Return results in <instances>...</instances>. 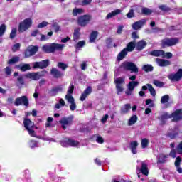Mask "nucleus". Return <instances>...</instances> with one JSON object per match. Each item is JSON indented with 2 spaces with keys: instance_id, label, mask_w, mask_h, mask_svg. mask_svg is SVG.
Here are the masks:
<instances>
[{
  "instance_id": "47",
  "label": "nucleus",
  "mask_w": 182,
  "mask_h": 182,
  "mask_svg": "<svg viewBox=\"0 0 182 182\" xmlns=\"http://www.w3.org/2000/svg\"><path fill=\"white\" fill-rule=\"evenodd\" d=\"M74 90H75V85L71 84L68 87V90L67 91V95L65 96H72V95H73Z\"/></svg>"
},
{
  "instance_id": "56",
  "label": "nucleus",
  "mask_w": 182,
  "mask_h": 182,
  "mask_svg": "<svg viewBox=\"0 0 182 182\" xmlns=\"http://www.w3.org/2000/svg\"><path fill=\"white\" fill-rule=\"evenodd\" d=\"M127 17L129 19L132 18H134V10L131 9L129 11L127 14Z\"/></svg>"
},
{
  "instance_id": "39",
  "label": "nucleus",
  "mask_w": 182,
  "mask_h": 182,
  "mask_svg": "<svg viewBox=\"0 0 182 182\" xmlns=\"http://www.w3.org/2000/svg\"><path fill=\"white\" fill-rule=\"evenodd\" d=\"M141 14L142 15L149 16L153 14V11H151L150 9L147 7H144L141 9Z\"/></svg>"
},
{
  "instance_id": "55",
  "label": "nucleus",
  "mask_w": 182,
  "mask_h": 182,
  "mask_svg": "<svg viewBox=\"0 0 182 182\" xmlns=\"http://www.w3.org/2000/svg\"><path fill=\"white\" fill-rule=\"evenodd\" d=\"M29 147H31V149L38 147V142L35 140H31L29 141Z\"/></svg>"
},
{
  "instance_id": "61",
  "label": "nucleus",
  "mask_w": 182,
  "mask_h": 182,
  "mask_svg": "<svg viewBox=\"0 0 182 182\" xmlns=\"http://www.w3.org/2000/svg\"><path fill=\"white\" fill-rule=\"evenodd\" d=\"M5 74L7 76H11V75H12V69H11V68H9V67H6L5 68Z\"/></svg>"
},
{
  "instance_id": "35",
  "label": "nucleus",
  "mask_w": 182,
  "mask_h": 182,
  "mask_svg": "<svg viewBox=\"0 0 182 182\" xmlns=\"http://www.w3.org/2000/svg\"><path fill=\"white\" fill-rule=\"evenodd\" d=\"M140 82L139 81H130L128 84V89L129 90H134V87L139 86Z\"/></svg>"
},
{
  "instance_id": "59",
  "label": "nucleus",
  "mask_w": 182,
  "mask_h": 182,
  "mask_svg": "<svg viewBox=\"0 0 182 182\" xmlns=\"http://www.w3.org/2000/svg\"><path fill=\"white\" fill-rule=\"evenodd\" d=\"M181 164V157L178 156L175 161V167H180Z\"/></svg>"
},
{
  "instance_id": "36",
  "label": "nucleus",
  "mask_w": 182,
  "mask_h": 182,
  "mask_svg": "<svg viewBox=\"0 0 182 182\" xmlns=\"http://www.w3.org/2000/svg\"><path fill=\"white\" fill-rule=\"evenodd\" d=\"M137 115H133L130 117V119L128 121V126H133V124H135V123H137Z\"/></svg>"
},
{
  "instance_id": "13",
  "label": "nucleus",
  "mask_w": 182,
  "mask_h": 182,
  "mask_svg": "<svg viewBox=\"0 0 182 182\" xmlns=\"http://www.w3.org/2000/svg\"><path fill=\"white\" fill-rule=\"evenodd\" d=\"M171 119L173 123H177L182 120V109H178L172 112L171 114Z\"/></svg>"
},
{
  "instance_id": "14",
  "label": "nucleus",
  "mask_w": 182,
  "mask_h": 182,
  "mask_svg": "<svg viewBox=\"0 0 182 182\" xmlns=\"http://www.w3.org/2000/svg\"><path fill=\"white\" fill-rule=\"evenodd\" d=\"M38 50H39V47L36 46H29L28 49L25 50V58H31V56H33V55L36 54V52H38Z\"/></svg>"
},
{
  "instance_id": "28",
  "label": "nucleus",
  "mask_w": 182,
  "mask_h": 182,
  "mask_svg": "<svg viewBox=\"0 0 182 182\" xmlns=\"http://www.w3.org/2000/svg\"><path fill=\"white\" fill-rule=\"evenodd\" d=\"M128 51L126 50L125 48H124L117 55V59L118 62H120V60H123L126 56H127Z\"/></svg>"
},
{
  "instance_id": "7",
  "label": "nucleus",
  "mask_w": 182,
  "mask_h": 182,
  "mask_svg": "<svg viewBox=\"0 0 182 182\" xmlns=\"http://www.w3.org/2000/svg\"><path fill=\"white\" fill-rule=\"evenodd\" d=\"M60 144L63 147H77L79 146V141L65 137L60 141Z\"/></svg>"
},
{
  "instance_id": "17",
  "label": "nucleus",
  "mask_w": 182,
  "mask_h": 182,
  "mask_svg": "<svg viewBox=\"0 0 182 182\" xmlns=\"http://www.w3.org/2000/svg\"><path fill=\"white\" fill-rule=\"evenodd\" d=\"M50 75L54 77V79H62V77H63V73L58 70L56 68H53L50 70Z\"/></svg>"
},
{
  "instance_id": "32",
  "label": "nucleus",
  "mask_w": 182,
  "mask_h": 182,
  "mask_svg": "<svg viewBox=\"0 0 182 182\" xmlns=\"http://www.w3.org/2000/svg\"><path fill=\"white\" fill-rule=\"evenodd\" d=\"M168 158V155L161 154L158 159L157 164H164L167 161Z\"/></svg>"
},
{
  "instance_id": "10",
  "label": "nucleus",
  "mask_w": 182,
  "mask_h": 182,
  "mask_svg": "<svg viewBox=\"0 0 182 182\" xmlns=\"http://www.w3.org/2000/svg\"><path fill=\"white\" fill-rule=\"evenodd\" d=\"M21 105H23L26 107H29V100L27 96L23 95L16 98L14 106H21Z\"/></svg>"
},
{
  "instance_id": "45",
  "label": "nucleus",
  "mask_w": 182,
  "mask_h": 182,
  "mask_svg": "<svg viewBox=\"0 0 182 182\" xmlns=\"http://www.w3.org/2000/svg\"><path fill=\"white\" fill-rule=\"evenodd\" d=\"M170 100V96L168 95H165L161 98V103L162 105H165V103H168Z\"/></svg>"
},
{
  "instance_id": "63",
  "label": "nucleus",
  "mask_w": 182,
  "mask_h": 182,
  "mask_svg": "<svg viewBox=\"0 0 182 182\" xmlns=\"http://www.w3.org/2000/svg\"><path fill=\"white\" fill-rule=\"evenodd\" d=\"M45 26H48V22L46 21H43L40 23L38 26L37 28H45Z\"/></svg>"
},
{
  "instance_id": "37",
  "label": "nucleus",
  "mask_w": 182,
  "mask_h": 182,
  "mask_svg": "<svg viewBox=\"0 0 182 182\" xmlns=\"http://www.w3.org/2000/svg\"><path fill=\"white\" fill-rule=\"evenodd\" d=\"M149 143H150V140H149V139H142L141 141V149H146V147H149Z\"/></svg>"
},
{
  "instance_id": "57",
  "label": "nucleus",
  "mask_w": 182,
  "mask_h": 182,
  "mask_svg": "<svg viewBox=\"0 0 182 182\" xmlns=\"http://www.w3.org/2000/svg\"><path fill=\"white\" fill-rule=\"evenodd\" d=\"M85 41H79L76 45H75V48L76 49H79L80 48H83V46H85Z\"/></svg>"
},
{
  "instance_id": "4",
  "label": "nucleus",
  "mask_w": 182,
  "mask_h": 182,
  "mask_svg": "<svg viewBox=\"0 0 182 182\" xmlns=\"http://www.w3.org/2000/svg\"><path fill=\"white\" fill-rule=\"evenodd\" d=\"M23 124L28 134H30L31 137H36V134L35 133V130H33V129H35V123L29 118H24Z\"/></svg>"
},
{
  "instance_id": "51",
  "label": "nucleus",
  "mask_w": 182,
  "mask_h": 182,
  "mask_svg": "<svg viewBox=\"0 0 182 182\" xmlns=\"http://www.w3.org/2000/svg\"><path fill=\"white\" fill-rule=\"evenodd\" d=\"M16 32H17L16 28H13L11 31L10 36H9L10 39H15V38H16Z\"/></svg>"
},
{
  "instance_id": "54",
  "label": "nucleus",
  "mask_w": 182,
  "mask_h": 182,
  "mask_svg": "<svg viewBox=\"0 0 182 182\" xmlns=\"http://www.w3.org/2000/svg\"><path fill=\"white\" fill-rule=\"evenodd\" d=\"M52 28H53L54 32L55 33H58L59 31H60V26H59V24H58V23H53Z\"/></svg>"
},
{
  "instance_id": "42",
  "label": "nucleus",
  "mask_w": 182,
  "mask_h": 182,
  "mask_svg": "<svg viewBox=\"0 0 182 182\" xmlns=\"http://www.w3.org/2000/svg\"><path fill=\"white\" fill-rule=\"evenodd\" d=\"M159 9L162 11V12H170L171 11V8L167 6L166 5H160Z\"/></svg>"
},
{
  "instance_id": "25",
  "label": "nucleus",
  "mask_w": 182,
  "mask_h": 182,
  "mask_svg": "<svg viewBox=\"0 0 182 182\" xmlns=\"http://www.w3.org/2000/svg\"><path fill=\"white\" fill-rule=\"evenodd\" d=\"M136 50H143L146 46H147V43L144 40H141L136 43L135 45Z\"/></svg>"
},
{
  "instance_id": "50",
  "label": "nucleus",
  "mask_w": 182,
  "mask_h": 182,
  "mask_svg": "<svg viewBox=\"0 0 182 182\" xmlns=\"http://www.w3.org/2000/svg\"><path fill=\"white\" fill-rule=\"evenodd\" d=\"M6 31V26L5 24L0 25V38L5 34Z\"/></svg>"
},
{
  "instance_id": "5",
  "label": "nucleus",
  "mask_w": 182,
  "mask_h": 182,
  "mask_svg": "<svg viewBox=\"0 0 182 182\" xmlns=\"http://www.w3.org/2000/svg\"><path fill=\"white\" fill-rule=\"evenodd\" d=\"M32 23H33V21L31 18H25L23 21L20 22L18 25L19 33L26 32L32 26Z\"/></svg>"
},
{
  "instance_id": "49",
  "label": "nucleus",
  "mask_w": 182,
  "mask_h": 182,
  "mask_svg": "<svg viewBox=\"0 0 182 182\" xmlns=\"http://www.w3.org/2000/svg\"><path fill=\"white\" fill-rule=\"evenodd\" d=\"M57 66L59 68V69H62L63 70H66V69H68V64L63 63L62 62H58Z\"/></svg>"
},
{
  "instance_id": "16",
  "label": "nucleus",
  "mask_w": 182,
  "mask_h": 182,
  "mask_svg": "<svg viewBox=\"0 0 182 182\" xmlns=\"http://www.w3.org/2000/svg\"><path fill=\"white\" fill-rule=\"evenodd\" d=\"M157 119L160 120V125L164 126V124L167 123V120H168V119H171V117L168 112H164L160 117H158Z\"/></svg>"
},
{
  "instance_id": "34",
  "label": "nucleus",
  "mask_w": 182,
  "mask_h": 182,
  "mask_svg": "<svg viewBox=\"0 0 182 182\" xmlns=\"http://www.w3.org/2000/svg\"><path fill=\"white\" fill-rule=\"evenodd\" d=\"M132 109L130 104H125L122 108H121V114H127L129 113V110Z\"/></svg>"
},
{
  "instance_id": "58",
  "label": "nucleus",
  "mask_w": 182,
  "mask_h": 182,
  "mask_svg": "<svg viewBox=\"0 0 182 182\" xmlns=\"http://www.w3.org/2000/svg\"><path fill=\"white\" fill-rule=\"evenodd\" d=\"M96 141L100 144H103V143H105V139H103V137H102V136L97 135Z\"/></svg>"
},
{
  "instance_id": "33",
  "label": "nucleus",
  "mask_w": 182,
  "mask_h": 182,
  "mask_svg": "<svg viewBox=\"0 0 182 182\" xmlns=\"http://www.w3.org/2000/svg\"><path fill=\"white\" fill-rule=\"evenodd\" d=\"M17 69H19L21 72H26V70H31L30 64H23V65H18Z\"/></svg>"
},
{
  "instance_id": "53",
  "label": "nucleus",
  "mask_w": 182,
  "mask_h": 182,
  "mask_svg": "<svg viewBox=\"0 0 182 182\" xmlns=\"http://www.w3.org/2000/svg\"><path fill=\"white\" fill-rule=\"evenodd\" d=\"M52 122H53V118L50 117H48L46 127H52Z\"/></svg>"
},
{
  "instance_id": "11",
  "label": "nucleus",
  "mask_w": 182,
  "mask_h": 182,
  "mask_svg": "<svg viewBox=\"0 0 182 182\" xmlns=\"http://www.w3.org/2000/svg\"><path fill=\"white\" fill-rule=\"evenodd\" d=\"M168 79L171 82H180L182 79V69H178L176 73L169 74L168 75Z\"/></svg>"
},
{
  "instance_id": "18",
  "label": "nucleus",
  "mask_w": 182,
  "mask_h": 182,
  "mask_svg": "<svg viewBox=\"0 0 182 182\" xmlns=\"http://www.w3.org/2000/svg\"><path fill=\"white\" fill-rule=\"evenodd\" d=\"M146 22L147 20L146 19H141L138 21H136L132 24V28L134 31H139V29H141V28H143V26L146 25Z\"/></svg>"
},
{
  "instance_id": "26",
  "label": "nucleus",
  "mask_w": 182,
  "mask_h": 182,
  "mask_svg": "<svg viewBox=\"0 0 182 182\" xmlns=\"http://www.w3.org/2000/svg\"><path fill=\"white\" fill-rule=\"evenodd\" d=\"M139 146V143L137 141H133L130 142V149L131 151L133 154H137V146Z\"/></svg>"
},
{
  "instance_id": "20",
  "label": "nucleus",
  "mask_w": 182,
  "mask_h": 182,
  "mask_svg": "<svg viewBox=\"0 0 182 182\" xmlns=\"http://www.w3.org/2000/svg\"><path fill=\"white\" fill-rule=\"evenodd\" d=\"M150 56H154L155 58H159L162 56V58H166V52L163 50H154L149 52Z\"/></svg>"
},
{
  "instance_id": "12",
  "label": "nucleus",
  "mask_w": 182,
  "mask_h": 182,
  "mask_svg": "<svg viewBox=\"0 0 182 182\" xmlns=\"http://www.w3.org/2000/svg\"><path fill=\"white\" fill-rule=\"evenodd\" d=\"M49 59L41 60L40 62H35L33 63V69H46L49 66Z\"/></svg>"
},
{
  "instance_id": "22",
  "label": "nucleus",
  "mask_w": 182,
  "mask_h": 182,
  "mask_svg": "<svg viewBox=\"0 0 182 182\" xmlns=\"http://www.w3.org/2000/svg\"><path fill=\"white\" fill-rule=\"evenodd\" d=\"M27 79H32V80H39L41 79V75L39 73H29L26 75Z\"/></svg>"
},
{
  "instance_id": "31",
  "label": "nucleus",
  "mask_w": 182,
  "mask_h": 182,
  "mask_svg": "<svg viewBox=\"0 0 182 182\" xmlns=\"http://www.w3.org/2000/svg\"><path fill=\"white\" fill-rule=\"evenodd\" d=\"M119 14H122V10L116 9V10L113 11L112 12L109 13L106 16V19H110V18H113V16H116V15H119Z\"/></svg>"
},
{
  "instance_id": "24",
  "label": "nucleus",
  "mask_w": 182,
  "mask_h": 182,
  "mask_svg": "<svg viewBox=\"0 0 182 182\" xmlns=\"http://www.w3.org/2000/svg\"><path fill=\"white\" fill-rule=\"evenodd\" d=\"M135 48H136V41L134 40L133 41H131L128 44H127L126 48H124V49H125L127 52H133Z\"/></svg>"
},
{
  "instance_id": "64",
  "label": "nucleus",
  "mask_w": 182,
  "mask_h": 182,
  "mask_svg": "<svg viewBox=\"0 0 182 182\" xmlns=\"http://www.w3.org/2000/svg\"><path fill=\"white\" fill-rule=\"evenodd\" d=\"M21 48V44L20 43H16L13 46V52H16L19 48Z\"/></svg>"
},
{
  "instance_id": "52",
  "label": "nucleus",
  "mask_w": 182,
  "mask_h": 182,
  "mask_svg": "<svg viewBox=\"0 0 182 182\" xmlns=\"http://www.w3.org/2000/svg\"><path fill=\"white\" fill-rule=\"evenodd\" d=\"M176 152L178 154H182V141L176 146Z\"/></svg>"
},
{
  "instance_id": "27",
  "label": "nucleus",
  "mask_w": 182,
  "mask_h": 182,
  "mask_svg": "<svg viewBox=\"0 0 182 182\" xmlns=\"http://www.w3.org/2000/svg\"><path fill=\"white\" fill-rule=\"evenodd\" d=\"M80 35H81L80 28H75L73 34L74 42H77V41L80 39Z\"/></svg>"
},
{
  "instance_id": "48",
  "label": "nucleus",
  "mask_w": 182,
  "mask_h": 182,
  "mask_svg": "<svg viewBox=\"0 0 182 182\" xmlns=\"http://www.w3.org/2000/svg\"><path fill=\"white\" fill-rule=\"evenodd\" d=\"M153 83L156 87H163L164 86V82L159 81V80H154Z\"/></svg>"
},
{
  "instance_id": "3",
  "label": "nucleus",
  "mask_w": 182,
  "mask_h": 182,
  "mask_svg": "<svg viewBox=\"0 0 182 182\" xmlns=\"http://www.w3.org/2000/svg\"><path fill=\"white\" fill-rule=\"evenodd\" d=\"M92 15L90 14H84L77 17V23L78 26L81 28H86L90 23L92 21Z\"/></svg>"
},
{
  "instance_id": "6",
  "label": "nucleus",
  "mask_w": 182,
  "mask_h": 182,
  "mask_svg": "<svg viewBox=\"0 0 182 182\" xmlns=\"http://www.w3.org/2000/svg\"><path fill=\"white\" fill-rule=\"evenodd\" d=\"M121 68L124 70H130L131 73H139V68L133 62H124L121 65Z\"/></svg>"
},
{
  "instance_id": "43",
  "label": "nucleus",
  "mask_w": 182,
  "mask_h": 182,
  "mask_svg": "<svg viewBox=\"0 0 182 182\" xmlns=\"http://www.w3.org/2000/svg\"><path fill=\"white\" fill-rule=\"evenodd\" d=\"M105 43H106V48L107 49H110V48H112V45L113 43V38H107L106 40H105Z\"/></svg>"
},
{
  "instance_id": "38",
  "label": "nucleus",
  "mask_w": 182,
  "mask_h": 182,
  "mask_svg": "<svg viewBox=\"0 0 182 182\" xmlns=\"http://www.w3.org/2000/svg\"><path fill=\"white\" fill-rule=\"evenodd\" d=\"M154 69V68L153 67V65L147 64V65H144L142 67V70H144V72L149 73V72H153V70Z\"/></svg>"
},
{
  "instance_id": "30",
  "label": "nucleus",
  "mask_w": 182,
  "mask_h": 182,
  "mask_svg": "<svg viewBox=\"0 0 182 182\" xmlns=\"http://www.w3.org/2000/svg\"><path fill=\"white\" fill-rule=\"evenodd\" d=\"M140 171L144 176H149V168L144 162L141 163Z\"/></svg>"
},
{
  "instance_id": "15",
  "label": "nucleus",
  "mask_w": 182,
  "mask_h": 182,
  "mask_svg": "<svg viewBox=\"0 0 182 182\" xmlns=\"http://www.w3.org/2000/svg\"><path fill=\"white\" fill-rule=\"evenodd\" d=\"M60 92H63V87H62V85H58L49 90L48 95L51 96V97H53L56 96L58 93H60Z\"/></svg>"
},
{
  "instance_id": "60",
  "label": "nucleus",
  "mask_w": 182,
  "mask_h": 182,
  "mask_svg": "<svg viewBox=\"0 0 182 182\" xmlns=\"http://www.w3.org/2000/svg\"><path fill=\"white\" fill-rule=\"evenodd\" d=\"M17 82L19 83L21 86H23L25 85V80H23V77L20 76L17 78Z\"/></svg>"
},
{
  "instance_id": "62",
  "label": "nucleus",
  "mask_w": 182,
  "mask_h": 182,
  "mask_svg": "<svg viewBox=\"0 0 182 182\" xmlns=\"http://www.w3.org/2000/svg\"><path fill=\"white\" fill-rule=\"evenodd\" d=\"M123 28H124V26H123V25H120L118 26V28L117 29V33L118 35H122V32H123Z\"/></svg>"
},
{
  "instance_id": "19",
  "label": "nucleus",
  "mask_w": 182,
  "mask_h": 182,
  "mask_svg": "<svg viewBox=\"0 0 182 182\" xmlns=\"http://www.w3.org/2000/svg\"><path fill=\"white\" fill-rule=\"evenodd\" d=\"M65 99L68 100V103H70V109L72 112H75L76 110V102H75V98H73V96L70 95H65Z\"/></svg>"
},
{
  "instance_id": "21",
  "label": "nucleus",
  "mask_w": 182,
  "mask_h": 182,
  "mask_svg": "<svg viewBox=\"0 0 182 182\" xmlns=\"http://www.w3.org/2000/svg\"><path fill=\"white\" fill-rule=\"evenodd\" d=\"M92 87L91 86H88L85 90L84 92L81 94V96L80 97V100H81V102H84V100H86V97H87V96H89V95H90V93H92Z\"/></svg>"
},
{
  "instance_id": "2",
  "label": "nucleus",
  "mask_w": 182,
  "mask_h": 182,
  "mask_svg": "<svg viewBox=\"0 0 182 182\" xmlns=\"http://www.w3.org/2000/svg\"><path fill=\"white\" fill-rule=\"evenodd\" d=\"M178 43H180V38L166 37L161 40V48L163 49L166 48H171V46H176Z\"/></svg>"
},
{
  "instance_id": "23",
  "label": "nucleus",
  "mask_w": 182,
  "mask_h": 182,
  "mask_svg": "<svg viewBox=\"0 0 182 182\" xmlns=\"http://www.w3.org/2000/svg\"><path fill=\"white\" fill-rule=\"evenodd\" d=\"M156 62L159 66H161V68L170 66V65H171V62H170V60L164 59L156 58Z\"/></svg>"
},
{
  "instance_id": "46",
  "label": "nucleus",
  "mask_w": 182,
  "mask_h": 182,
  "mask_svg": "<svg viewBox=\"0 0 182 182\" xmlns=\"http://www.w3.org/2000/svg\"><path fill=\"white\" fill-rule=\"evenodd\" d=\"M146 86L150 92V95L151 96H156V90L153 87V85L151 84H146Z\"/></svg>"
},
{
  "instance_id": "40",
  "label": "nucleus",
  "mask_w": 182,
  "mask_h": 182,
  "mask_svg": "<svg viewBox=\"0 0 182 182\" xmlns=\"http://www.w3.org/2000/svg\"><path fill=\"white\" fill-rule=\"evenodd\" d=\"M168 137H170L171 139L178 137V131L173 130L167 134Z\"/></svg>"
},
{
  "instance_id": "9",
  "label": "nucleus",
  "mask_w": 182,
  "mask_h": 182,
  "mask_svg": "<svg viewBox=\"0 0 182 182\" xmlns=\"http://www.w3.org/2000/svg\"><path fill=\"white\" fill-rule=\"evenodd\" d=\"M59 123L61 124L63 130H66V126H72L73 123V115H70L68 117H63L60 121Z\"/></svg>"
},
{
  "instance_id": "41",
  "label": "nucleus",
  "mask_w": 182,
  "mask_h": 182,
  "mask_svg": "<svg viewBox=\"0 0 182 182\" xmlns=\"http://www.w3.org/2000/svg\"><path fill=\"white\" fill-rule=\"evenodd\" d=\"M83 12H85V11L83 10V9H77L75 8L73 10V16H77V15H80V14H83Z\"/></svg>"
},
{
  "instance_id": "29",
  "label": "nucleus",
  "mask_w": 182,
  "mask_h": 182,
  "mask_svg": "<svg viewBox=\"0 0 182 182\" xmlns=\"http://www.w3.org/2000/svg\"><path fill=\"white\" fill-rule=\"evenodd\" d=\"M97 36H99V32L97 31H92L90 35V42L91 43L95 42L96 39H97Z\"/></svg>"
},
{
  "instance_id": "1",
  "label": "nucleus",
  "mask_w": 182,
  "mask_h": 182,
  "mask_svg": "<svg viewBox=\"0 0 182 182\" xmlns=\"http://www.w3.org/2000/svg\"><path fill=\"white\" fill-rule=\"evenodd\" d=\"M65 44H59L53 43L50 45H44L42 48L45 53H55L56 50H63Z\"/></svg>"
},
{
  "instance_id": "44",
  "label": "nucleus",
  "mask_w": 182,
  "mask_h": 182,
  "mask_svg": "<svg viewBox=\"0 0 182 182\" xmlns=\"http://www.w3.org/2000/svg\"><path fill=\"white\" fill-rule=\"evenodd\" d=\"M17 62H19V57L15 56L7 62L8 65H15Z\"/></svg>"
},
{
  "instance_id": "8",
  "label": "nucleus",
  "mask_w": 182,
  "mask_h": 182,
  "mask_svg": "<svg viewBox=\"0 0 182 182\" xmlns=\"http://www.w3.org/2000/svg\"><path fill=\"white\" fill-rule=\"evenodd\" d=\"M126 82L124 81V77H119L114 79L115 87L117 89V95H120L122 92L124 90L123 87V85H124Z\"/></svg>"
}]
</instances>
